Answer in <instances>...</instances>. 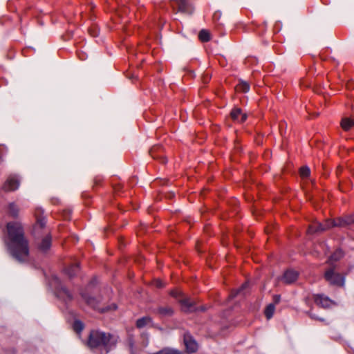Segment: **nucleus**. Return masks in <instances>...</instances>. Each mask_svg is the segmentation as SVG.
I'll list each match as a JSON object with an SVG mask.
<instances>
[{
    "instance_id": "nucleus-1",
    "label": "nucleus",
    "mask_w": 354,
    "mask_h": 354,
    "mask_svg": "<svg viewBox=\"0 0 354 354\" xmlns=\"http://www.w3.org/2000/svg\"><path fill=\"white\" fill-rule=\"evenodd\" d=\"M7 237L5 245L9 254L21 263L29 260V241L26 236L24 226L19 221L8 222L6 224Z\"/></svg>"
},
{
    "instance_id": "nucleus-2",
    "label": "nucleus",
    "mask_w": 354,
    "mask_h": 354,
    "mask_svg": "<svg viewBox=\"0 0 354 354\" xmlns=\"http://www.w3.org/2000/svg\"><path fill=\"white\" fill-rule=\"evenodd\" d=\"M119 339L117 335L93 330L88 335L87 345L91 349L101 348L107 353L116 347Z\"/></svg>"
},
{
    "instance_id": "nucleus-3",
    "label": "nucleus",
    "mask_w": 354,
    "mask_h": 354,
    "mask_svg": "<svg viewBox=\"0 0 354 354\" xmlns=\"http://www.w3.org/2000/svg\"><path fill=\"white\" fill-rule=\"evenodd\" d=\"M324 279L331 286L343 287L345 283V277L335 272L334 268H330L326 270L324 273Z\"/></svg>"
},
{
    "instance_id": "nucleus-4",
    "label": "nucleus",
    "mask_w": 354,
    "mask_h": 354,
    "mask_svg": "<svg viewBox=\"0 0 354 354\" xmlns=\"http://www.w3.org/2000/svg\"><path fill=\"white\" fill-rule=\"evenodd\" d=\"M171 5L174 10L186 15H192L194 11L193 6L187 0H174Z\"/></svg>"
},
{
    "instance_id": "nucleus-5",
    "label": "nucleus",
    "mask_w": 354,
    "mask_h": 354,
    "mask_svg": "<svg viewBox=\"0 0 354 354\" xmlns=\"http://www.w3.org/2000/svg\"><path fill=\"white\" fill-rule=\"evenodd\" d=\"M328 223L331 227H351L354 225L353 214L347 215L343 217H338L335 219H330V221Z\"/></svg>"
},
{
    "instance_id": "nucleus-6",
    "label": "nucleus",
    "mask_w": 354,
    "mask_h": 354,
    "mask_svg": "<svg viewBox=\"0 0 354 354\" xmlns=\"http://www.w3.org/2000/svg\"><path fill=\"white\" fill-rule=\"evenodd\" d=\"M43 210L37 208L35 211V216L36 218V223L33 227V234L35 236H39L40 230H41L46 224L45 216H43Z\"/></svg>"
},
{
    "instance_id": "nucleus-7",
    "label": "nucleus",
    "mask_w": 354,
    "mask_h": 354,
    "mask_svg": "<svg viewBox=\"0 0 354 354\" xmlns=\"http://www.w3.org/2000/svg\"><path fill=\"white\" fill-rule=\"evenodd\" d=\"M313 300L316 305L323 308H329L337 305V303L335 301L332 300L324 294L314 295Z\"/></svg>"
},
{
    "instance_id": "nucleus-8",
    "label": "nucleus",
    "mask_w": 354,
    "mask_h": 354,
    "mask_svg": "<svg viewBox=\"0 0 354 354\" xmlns=\"http://www.w3.org/2000/svg\"><path fill=\"white\" fill-rule=\"evenodd\" d=\"M20 185V180L17 175H10L3 185L5 192H13L17 190Z\"/></svg>"
},
{
    "instance_id": "nucleus-9",
    "label": "nucleus",
    "mask_w": 354,
    "mask_h": 354,
    "mask_svg": "<svg viewBox=\"0 0 354 354\" xmlns=\"http://www.w3.org/2000/svg\"><path fill=\"white\" fill-rule=\"evenodd\" d=\"M153 313L160 318L169 317L174 314V310L171 306H159L153 310Z\"/></svg>"
},
{
    "instance_id": "nucleus-10",
    "label": "nucleus",
    "mask_w": 354,
    "mask_h": 354,
    "mask_svg": "<svg viewBox=\"0 0 354 354\" xmlns=\"http://www.w3.org/2000/svg\"><path fill=\"white\" fill-rule=\"evenodd\" d=\"M184 344L188 353H194L198 351V344L189 334L186 333L184 335Z\"/></svg>"
},
{
    "instance_id": "nucleus-11",
    "label": "nucleus",
    "mask_w": 354,
    "mask_h": 354,
    "mask_svg": "<svg viewBox=\"0 0 354 354\" xmlns=\"http://www.w3.org/2000/svg\"><path fill=\"white\" fill-rule=\"evenodd\" d=\"M330 221V219H327L325 221L324 223H321L319 222L315 223L309 226L308 232L309 234H313L315 232H324L327 230H329L332 228L328 223Z\"/></svg>"
},
{
    "instance_id": "nucleus-12",
    "label": "nucleus",
    "mask_w": 354,
    "mask_h": 354,
    "mask_svg": "<svg viewBox=\"0 0 354 354\" xmlns=\"http://www.w3.org/2000/svg\"><path fill=\"white\" fill-rule=\"evenodd\" d=\"M179 303L181 306V310L185 313H192L198 310L194 301H192L190 298H181L179 299Z\"/></svg>"
},
{
    "instance_id": "nucleus-13",
    "label": "nucleus",
    "mask_w": 354,
    "mask_h": 354,
    "mask_svg": "<svg viewBox=\"0 0 354 354\" xmlns=\"http://www.w3.org/2000/svg\"><path fill=\"white\" fill-rule=\"evenodd\" d=\"M124 344L130 354H140V350L136 346L134 336L132 333H128Z\"/></svg>"
},
{
    "instance_id": "nucleus-14",
    "label": "nucleus",
    "mask_w": 354,
    "mask_h": 354,
    "mask_svg": "<svg viewBox=\"0 0 354 354\" xmlns=\"http://www.w3.org/2000/svg\"><path fill=\"white\" fill-rule=\"evenodd\" d=\"M299 277V272L294 270H286L283 276L284 283L290 284L297 281Z\"/></svg>"
},
{
    "instance_id": "nucleus-15",
    "label": "nucleus",
    "mask_w": 354,
    "mask_h": 354,
    "mask_svg": "<svg viewBox=\"0 0 354 354\" xmlns=\"http://www.w3.org/2000/svg\"><path fill=\"white\" fill-rule=\"evenodd\" d=\"M232 118L239 122H243L247 118V115L243 113L240 108H234L230 113Z\"/></svg>"
},
{
    "instance_id": "nucleus-16",
    "label": "nucleus",
    "mask_w": 354,
    "mask_h": 354,
    "mask_svg": "<svg viewBox=\"0 0 354 354\" xmlns=\"http://www.w3.org/2000/svg\"><path fill=\"white\" fill-rule=\"evenodd\" d=\"M51 236L50 234H47L41 240V243L39 244L38 248L39 250L45 252L48 250L50 249L51 246Z\"/></svg>"
},
{
    "instance_id": "nucleus-17",
    "label": "nucleus",
    "mask_w": 354,
    "mask_h": 354,
    "mask_svg": "<svg viewBox=\"0 0 354 354\" xmlns=\"http://www.w3.org/2000/svg\"><path fill=\"white\" fill-rule=\"evenodd\" d=\"M8 212L9 216L14 218H17L19 215V207L15 203H10L8 205Z\"/></svg>"
},
{
    "instance_id": "nucleus-18",
    "label": "nucleus",
    "mask_w": 354,
    "mask_h": 354,
    "mask_svg": "<svg viewBox=\"0 0 354 354\" xmlns=\"http://www.w3.org/2000/svg\"><path fill=\"white\" fill-rule=\"evenodd\" d=\"M82 297L87 303L88 305L91 306L93 308H97L98 300L96 298L90 296L88 293L85 292H82Z\"/></svg>"
},
{
    "instance_id": "nucleus-19",
    "label": "nucleus",
    "mask_w": 354,
    "mask_h": 354,
    "mask_svg": "<svg viewBox=\"0 0 354 354\" xmlns=\"http://www.w3.org/2000/svg\"><path fill=\"white\" fill-rule=\"evenodd\" d=\"M79 270L80 266L79 263L76 262L66 269V273L70 278H72L77 274Z\"/></svg>"
},
{
    "instance_id": "nucleus-20",
    "label": "nucleus",
    "mask_w": 354,
    "mask_h": 354,
    "mask_svg": "<svg viewBox=\"0 0 354 354\" xmlns=\"http://www.w3.org/2000/svg\"><path fill=\"white\" fill-rule=\"evenodd\" d=\"M152 323L151 317L149 316L142 317L136 321V327L138 328H142L147 324Z\"/></svg>"
},
{
    "instance_id": "nucleus-21",
    "label": "nucleus",
    "mask_w": 354,
    "mask_h": 354,
    "mask_svg": "<svg viewBox=\"0 0 354 354\" xmlns=\"http://www.w3.org/2000/svg\"><path fill=\"white\" fill-rule=\"evenodd\" d=\"M162 148L160 146H156V147H153V148L151 149V150L149 151V153L151 156V157L154 159H161V162L162 163H165L167 162L165 158L163 156H158L156 155V152H158L160 150H161Z\"/></svg>"
},
{
    "instance_id": "nucleus-22",
    "label": "nucleus",
    "mask_w": 354,
    "mask_h": 354,
    "mask_svg": "<svg viewBox=\"0 0 354 354\" xmlns=\"http://www.w3.org/2000/svg\"><path fill=\"white\" fill-rule=\"evenodd\" d=\"M153 354H182V352L176 348L165 347Z\"/></svg>"
},
{
    "instance_id": "nucleus-23",
    "label": "nucleus",
    "mask_w": 354,
    "mask_h": 354,
    "mask_svg": "<svg viewBox=\"0 0 354 354\" xmlns=\"http://www.w3.org/2000/svg\"><path fill=\"white\" fill-rule=\"evenodd\" d=\"M353 125L354 122L350 118H345L342 120L341 127L345 131H348Z\"/></svg>"
},
{
    "instance_id": "nucleus-24",
    "label": "nucleus",
    "mask_w": 354,
    "mask_h": 354,
    "mask_svg": "<svg viewBox=\"0 0 354 354\" xmlns=\"http://www.w3.org/2000/svg\"><path fill=\"white\" fill-rule=\"evenodd\" d=\"M344 256V253L342 250H336L330 257L329 261L330 263L337 261L341 259Z\"/></svg>"
},
{
    "instance_id": "nucleus-25",
    "label": "nucleus",
    "mask_w": 354,
    "mask_h": 354,
    "mask_svg": "<svg viewBox=\"0 0 354 354\" xmlns=\"http://www.w3.org/2000/svg\"><path fill=\"white\" fill-rule=\"evenodd\" d=\"M198 38L202 42H207L211 39L210 33L208 30L203 29L198 33Z\"/></svg>"
},
{
    "instance_id": "nucleus-26",
    "label": "nucleus",
    "mask_w": 354,
    "mask_h": 354,
    "mask_svg": "<svg viewBox=\"0 0 354 354\" xmlns=\"http://www.w3.org/2000/svg\"><path fill=\"white\" fill-rule=\"evenodd\" d=\"M275 310V306L273 304H270L265 309V316L268 319H270L272 316Z\"/></svg>"
},
{
    "instance_id": "nucleus-27",
    "label": "nucleus",
    "mask_w": 354,
    "mask_h": 354,
    "mask_svg": "<svg viewBox=\"0 0 354 354\" xmlns=\"http://www.w3.org/2000/svg\"><path fill=\"white\" fill-rule=\"evenodd\" d=\"M60 297H62L64 299L71 300L72 295L66 288H61L58 292Z\"/></svg>"
},
{
    "instance_id": "nucleus-28",
    "label": "nucleus",
    "mask_w": 354,
    "mask_h": 354,
    "mask_svg": "<svg viewBox=\"0 0 354 354\" xmlns=\"http://www.w3.org/2000/svg\"><path fill=\"white\" fill-rule=\"evenodd\" d=\"M84 325L80 320H75L73 328L77 333H80L84 329Z\"/></svg>"
},
{
    "instance_id": "nucleus-29",
    "label": "nucleus",
    "mask_w": 354,
    "mask_h": 354,
    "mask_svg": "<svg viewBox=\"0 0 354 354\" xmlns=\"http://www.w3.org/2000/svg\"><path fill=\"white\" fill-rule=\"evenodd\" d=\"M249 286L248 283V282H245L241 286V288H239V289L234 290V291H232L231 295H230V297L232 298H234L235 297L236 295H239V294H241L242 292L246 288H248Z\"/></svg>"
},
{
    "instance_id": "nucleus-30",
    "label": "nucleus",
    "mask_w": 354,
    "mask_h": 354,
    "mask_svg": "<svg viewBox=\"0 0 354 354\" xmlns=\"http://www.w3.org/2000/svg\"><path fill=\"white\" fill-rule=\"evenodd\" d=\"M238 89L243 93H247L250 90V85L246 82H241L238 85Z\"/></svg>"
},
{
    "instance_id": "nucleus-31",
    "label": "nucleus",
    "mask_w": 354,
    "mask_h": 354,
    "mask_svg": "<svg viewBox=\"0 0 354 354\" xmlns=\"http://www.w3.org/2000/svg\"><path fill=\"white\" fill-rule=\"evenodd\" d=\"M299 173L302 178H306L310 175V171L308 167H302L300 169Z\"/></svg>"
},
{
    "instance_id": "nucleus-32",
    "label": "nucleus",
    "mask_w": 354,
    "mask_h": 354,
    "mask_svg": "<svg viewBox=\"0 0 354 354\" xmlns=\"http://www.w3.org/2000/svg\"><path fill=\"white\" fill-rule=\"evenodd\" d=\"M153 284L156 287L158 288H163L164 287V283L163 282L160 280V279H156L153 282Z\"/></svg>"
},
{
    "instance_id": "nucleus-33",
    "label": "nucleus",
    "mask_w": 354,
    "mask_h": 354,
    "mask_svg": "<svg viewBox=\"0 0 354 354\" xmlns=\"http://www.w3.org/2000/svg\"><path fill=\"white\" fill-rule=\"evenodd\" d=\"M170 295H171V296H172L175 298H178V297H180L182 294L180 291L174 290H171L170 292Z\"/></svg>"
},
{
    "instance_id": "nucleus-34",
    "label": "nucleus",
    "mask_w": 354,
    "mask_h": 354,
    "mask_svg": "<svg viewBox=\"0 0 354 354\" xmlns=\"http://www.w3.org/2000/svg\"><path fill=\"white\" fill-rule=\"evenodd\" d=\"M310 316L313 319H317V320H319L322 322H326V320L324 318L319 317L316 316L315 314L310 313Z\"/></svg>"
},
{
    "instance_id": "nucleus-35",
    "label": "nucleus",
    "mask_w": 354,
    "mask_h": 354,
    "mask_svg": "<svg viewBox=\"0 0 354 354\" xmlns=\"http://www.w3.org/2000/svg\"><path fill=\"white\" fill-rule=\"evenodd\" d=\"M5 153V147L0 146V163L2 162V157Z\"/></svg>"
},
{
    "instance_id": "nucleus-36",
    "label": "nucleus",
    "mask_w": 354,
    "mask_h": 354,
    "mask_svg": "<svg viewBox=\"0 0 354 354\" xmlns=\"http://www.w3.org/2000/svg\"><path fill=\"white\" fill-rule=\"evenodd\" d=\"M281 300V296L279 295H275L273 296V301L274 304H279Z\"/></svg>"
},
{
    "instance_id": "nucleus-37",
    "label": "nucleus",
    "mask_w": 354,
    "mask_h": 354,
    "mask_svg": "<svg viewBox=\"0 0 354 354\" xmlns=\"http://www.w3.org/2000/svg\"><path fill=\"white\" fill-rule=\"evenodd\" d=\"M94 286V281H91L88 286V288H91V287H93Z\"/></svg>"
}]
</instances>
